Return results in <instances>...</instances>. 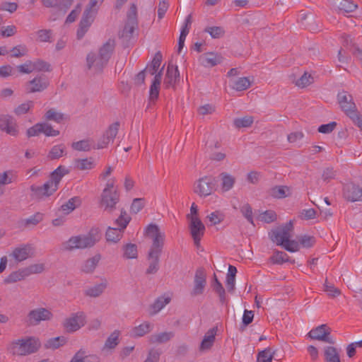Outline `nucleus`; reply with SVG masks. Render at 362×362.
<instances>
[{"label": "nucleus", "mask_w": 362, "mask_h": 362, "mask_svg": "<svg viewBox=\"0 0 362 362\" xmlns=\"http://www.w3.org/2000/svg\"><path fill=\"white\" fill-rule=\"evenodd\" d=\"M293 230V223L290 221L284 226L277 228L272 231L271 239L277 245L282 246L286 250L295 252L299 250L298 240H290L291 232Z\"/></svg>", "instance_id": "f257e3e1"}, {"label": "nucleus", "mask_w": 362, "mask_h": 362, "mask_svg": "<svg viewBox=\"0 0 362 362\" xmlns=\"http://www.w3.org/2000/svg\"><path fill=\"white\" fill-rule=\"evenodd\" d=\"M100 239L98 228H92L86 235L71 237L65 243L66 250H83L93 247Z\"/></svg>", "instance_id": "f03ea898"}, {"label": "nucleus", "mask_w": 362, "mask_h": 362, "mask_svg": "<svg viewBox=\"0 0 362 362\" xmlns=\"http://www.w3.org/2000/svg\"><path fill=\"white\" fill-rule=\"evenodd\" d=\"M40 341L33 337H27L12 341L8 351L15 356H27L35 353L40 347Z\"/></svg>", "instance_id": "7ed1b4c3"}, {"label": "nucleus", "mask_w": 362, "mask_h": 362, "mask_svg": "<svg viewBox=\"0 0 362 362\" xmlns=\"http://www.w3.org/2000/svg\"><path fill=\"white\" fill-rule=\"evenodd\" d=\"M131 218L127 215V212L122 209L119 216L115 222L116 227H109L106 231L105 237L107 241L118 242L122 236L123 230L126 228Z\"/></svg>", "instance_id": "20e7f679"}, {"label": "nucleus", "mask_w": 362, "mask_h": 362, "mask_svg": "<svg viewBox=\"0 0 362 362\" xmlns=\"http://www.w3.org/2000/svg\"><path fill=\"white\" fill-rule=\"evenodd\" d=\"M146 235L151 237L153 240L148 253L161 255L164 245V233L160 231L157 225L151 223L146 228Z\"/></svg>", "instance_id": "39448f33"}, {"label": "nucleus", "mask_w": 362, "mask_h": 362, "mask_svg": "<svg viewBox=\"0 0 362 362\" xmlns=\"http://www.w3.org/2000/svg\"><path fill=\"white\" fill-rule=\"evenodd\" d=\"M127 16L126 23L123 30L119 33V37L128 42L132 38L134 30L138 27L137 8L134 4L131 5Z\"/></svg>", "instance_id": "423d86ee"}, {"label": "nucleus", "mask_w": 362, "mask_h": 362, "mask_svg": "<svg viewBox=\"0 0 362 362\" xmlns=\"http://www.w3.org/2000/svg\"><path fill=\"white\" fill-rule=\"evenodd\" d=\"M216 182V179L213 176L201 177L194 185V192L200 197H207L214 192Z\"/></svg>", "instance_id": "0eeeda50"}, {"label": "nucleus", "mask_w": 362, "mask_h": 362, "mask_svg": "<svg viewBox=\"0 0 362 362\" xmlns=\"http://www.w3.org/2000/svg\"><path fill=\"white\" fill-rule=\"evenodd\" d=\"M308 336L312 339L322 341L329 344L335 343L334 339L331 335V329L327 325H321L312 329Z\"/></svg>", "instance_id": "6e6552de"}, {"label": "nucleus", "mask_w": 362, "mask_h": 362, "mask_svg": "<svg viewBox=\"0 0 362 362\" xmlns=\"http://www.w3.org/2000/svg\"><path fill=\"white\" fill-rule=\"evenodd\" d=\"M53 317L52 312L45 308L31 310L28 314V322L30 325H37L42 321L50 320Z\"/></svg>", "instance_id": "1a4fd4ad"}, {"label": "nucleus", "mask_w": 362, "mask_h": 362, "mask_svg": "<svg viewBox=\"0 0 362 362\" xmlns=\"http://www.w3.org/2000/svg\"><path fill=\"white\" fill-rule=\"evenodd\" d=\"M338 103L342 111L347 116L357 112L356 106L354 102L353 96L347 91L342 90L337 94Z\"/></svg>", "instance_id": "9d476101"}, {"label": "nucleus", "mask_w": 362, "mask_h": 362, "mask_svg": "<svg viewBox=\"0 0 362 362\" xmlns=\"http://www.w3.org/2000/svg\"><path fill=\"white\" fill-rule=\"evenodd\" d=\"M86 323V315L83 312L71 314L64 322V327L68 332H74L78 330Z\"/></svg>", "instance_id": "9b49d317"}, {"label": "nucleus", "mask_w": 362, "mask_h": 362, "mask_svg": "<svg viewBox=\"0 0 362 362\" xmlns=\"http://www.w3.org/2000/svg\"><path fill=\"white\" fill-rule=\"evenodd\" d=\"M119 122H115L110 124L106 132L98 140L96 145L94 144V149H100L106 148L110 141H113L114 139L118 133Z\"/></svg>", "instance_id": "f8f14e48"}, {"label": "nucleus", "mask_w": 362, "mask_h": 362, "mask_svg": "<svg viewBox=\"0 0 362 362\" xmlns=\"http://www.w3.org/2000/svg\"><path fill=\"white\" fill-rule=\"evenodd\" d=\"M189 228L194 244L199 245L205 232L204 223L198 216H191Z\"/></svg>", "instance_id": "ddd939ff"}, {"label": "nucleus", "mask_w": 362, "mask_h": 362, "mask_svg": "<svg viewBox=\"0 0 362 362\" xmlns=\"http://www.w3.org/2000/svg\"><path fill=\"white\" fill-rule=\"evenodd\" d=\"M48 78L44 74H40L33 79L29 81L26 84L27 93H36L45 90L49 86Z\"/></svg>", "instance_id": "4468645a"}, {"label": "nucleus", "mask_w": 362, "mask_h": 362, "mask_svg": "<svg viewBox=\"0 0 362 362\" xmlns=\"http://www.w3.org/2000/svg\"><path fill=\"white\" fill-rule=\"evenodd\" d=\"M119 201V194L118 192L101 194L100 205L104 211L107 213H112L116 209V205Z\"/></svg>", "instance_id": "2eb2a0df"}, {"label": "nucleus", "mask_w": 362, "mask_h": 362, "mask_svg": "<svg viewBox=\"0 0 362 362\" xmlns=\"http://www.w3.org/2000/svg\"><path fill=\"white\" fill-rule=\"evenodd\" d=\"M206 285V274L204 268H198L195 272L194 288L192 296H196L203 293Z\"/></svg>", "instance_id": "dca6fc26"}, {"label": "nucleus", "mask_w": 362, "mask_h": 362, "mask_svg": "<svg viewBox=\"0 0 362 362\" xmlns=\"http://www.w3.org/2000/svg\"><path fill=\"white\" fill-rule=\"evenodd\" d=\"M0 129L14 136L18 134L16 120L8 115H0Z\"/></svg>", "instance_id": "f3484780"}, {"label": "nucleus", "mask_w": 362, "mask_h": 362, "mask_svg": "<svg viewBox=\"0 0 362 362\" xmlns=\"http://www.w3.org/2000/svg\"><path fill=\"white\" fill-rule=\"evenodd\" d=\"M96 15L93 12L88 11H84L83 16L79 23L78 28L77 30V38L78 40L82 39L86 32L88 30L91 24L94 21Z\"/></svg>", "instance_id": "a211bd4d"}, {"label": "nucleus", "mask_w": 362, "mask_h": 362, "mask_svg": "<svg viewBox=\"0 0 362 362\" xmlns=\"http://www.w3.org/2000/svg\"><path fill=\"white\" fill-rule=\"evenodd\" d=\"M34 255V248L30 244L21 245L13 249L12 252L9 255L10 257L13 258L17 262H22L29 257H33Z\"/></svg>", "instance_id": "6ab92c4d"}, {"label": "nucleus", "mask_w": 362, "mask_h": 362, "mask_svg": "<svg viewBox=\"0 0 362 362\" xmlns=\"http://www.w3.org/2000/svg\"><path fill=\"white\" fill-rule=\"evenodd\" d=\"M344 196L352 202L361 201L362 188L353 182L347 183L344 187Z\"/></svg>", "instance_id": "aec40b11"}, {"label": "nucleus", "mask_w": 362, "mask_h": 362, "mask_svg": "<svg viewBox=\"0 0 362 362\" xmlns=\"http://www.w3.org/2000/svg\"><path fill=\"white\" fill-rule=\"evenodd\" d=\"M87 66L88 69H93L95 72H100L107 64V62L102 59L100 55L90 52L86 57Z\"/></svg>", "instance_id": "412c9836"}, {"label": "nucleus", "mask_w": 362, "mask_h": 362, "mask_svg": "<svg viewBox=\"0 0 362 362\" xmlns=\"http://www.w3.org/2000/svg\"><path fill=\"white\" fill-rule=\"evenodd\" d=\"M30 190L33 192V196L35 198L40 199L43 197H49L56 192L55 186L50 185L48 182H46L42 186L32 185Z\"/></svg>", "instance_id": "4be33fe9"}, {"label": "nucleus", "mask_w": 362, "mask_h": 362, "mask_svg": "<svg viewBox=\"0 0 362 362\" xmlns=\"http://www.w3.org/2000/svg\"><path fill=\"white\" fill-rule=\"evenodd\" d=\"M180 80V71L177 66L169 64L164 78V85L166 88L174 87L176 82Z\"/></svg>", "instance_id": "5701e85b"}, {"label": "nucleus", "mask_w": 362, "mask_h": 362, "mask_svg": "<svg viewBox=\"0 0 362 362\" xmlns=\"http://www.w3.org/2000/svg\"><path fill=\"white\" fill-rule=\"evenodd\" d=\"M222 57L213 52H209L200 57L202 64L206 67L214 66L222 62Z\"/></svg>", "instance_id": "b1692460"}, {"label": "nucleus", "mask_w": 362, "mask_h": 362, "mask_svg": "<svg viewBox=\"0 0 362 362\" xmlns=\"http://www.w3.org/2000/svg\"><path fill=\"white\" fill-rule=\"evenodd\" d=\"M218 177L221 182V189L223 192L230 190L236 181L234 176L226 172L220 173Z\"/></svg>", "instance_id": "393cba45"}, {"label": "nucleus", "mask_w": 362, "mask_h": 362, "mask_svg": "<svg viewBox=\"0 0 362 362\" xmlns=\"http://www.w3.org/2000/svg\"><path fill=\"white\" fill-rule=\"evenodd\" d=\"M68 173L69 170L65 167L59 165L51 173L49 180L47 182L53 187L55 186V189L57 190L62 178Z\"/></svg>", "instance_id": "a878e982"}, {"label": "nucleus", "mask_w": 362, "mask_h": 362, "mask_svg": "<svg viewBox=\"0 0 362 362\" xmlns=\"http://www.w3.org/2000/svg\"><path fill=\"white\" fill-rule=\"evenodd\" d=\"M218 331V328L216 327H214L211 329H210L205 334L199 349L201 351L208 350L211 349V347L213 346L214 341H215V337L216 334V332Z\"/></svg>", "instance_id": "bb28decb"}, {"label": "nucleus", "mask_w": 362, "mask_h": 362, "mask_svg": "<svg viewBox=\"0 0 362 362\" xmlns=\"http://www.w3.org/2000/svg\"><path fill=\"white\" fill-rule=\"evenodd\" d=\"M163 67L164 66H163L161 70L158 73H157V74H156L153 83L150 87L149 99L151 100H156L158 97L160 85L162 79V71L163 69Z\"/></svg>", "instance_id": "cd10ccee"}, {"label": "nucleus", "mask_w": 362, "mask_h": 362, "mask_svg": "<svg viewBox=\"0 0 362 362\" xmlns=\"http://www.w3.org/2000/svg\"><path fill=\"white\" fill-rule=\"evenodd\" d=\"M115 47V41L113 39H109L100 49L99 54L101 58L108 62Z\"/></svg>", "instance_id": "c85d7f7f"}, {"label": "nucleus", "mask_w": 362, "mask_h": 362, "mask_svg": "<svg viewBox=\"0 0 362 362\" xmlns=\"http://www.w3.org/2000/svg\"><path fill=\"white\" fill-rule=\"evenodd\" d=\"M152 329L153 325L148 322H145L132 328L130 331V336L134 338L141 337L149 333Z\"/></svg>", "instance_id": "c756f323"}, {"label": "nucleus", "mask_w": 362, "mask_h": 362, "mask_svg": "<svg viewBox=\"0 0 362 362\" xmlns=\"http://www.w3.org/2000/svg\"><path fill=\"white\" fill-rule=\"evenodd\" d=\"M160 257V255L148 253V267L146 271V274H154L158 271Z\"/></svg>", "instance_id": "7c9ffc66"}, {"label": "nucleus", "mask_w": 362, "mask_h": 362, "mask_svg": "<svg viewBox=\"0 0 362 362\" xmlns=\"http://www.w3.org/2000/svg\"><path fill=\"white\" fill-rule=\"evenodd\" d=\"M107 286V280L104 279L101 283L87 288L84 291L86 296L96 298L100 296Z\"/></svg>", "instance_id": "2f4dec72"}, {"label": "nucleus", "mask_w": 362, "mask_h": 362, "mask_svg": "<svg viewBox=\"0 0 362 362\" xmlns=\"http://www.w3.org/2000/svg\"><path fill=\"white\" fill-rule=\"evenodd\" d=\"M334 6L339 11L344 13L354 11L358 6L351 0H334Z\"/></svg>", "instance_id": "473e14b6"}, {"label": "nucleus", "mask_w": 362, "mask_h": 362, "mask_svg": "<svg viewBox=\"0 0 362 362\" xmlns=\"http://www.w3.org/2000/svg\"><path fill=\"white\" fill-rule=\"evenodd\" d=\"M100 255L98 254L93 257L86 260L81 267V271L86 274L93 272L99 261L100 260Z\"/></svg>", "instance_id": "72a5a7b5"}, {"label": "nucleus", "mask_w": 362, "mask_h": 362, "mask_svg": "<svg viewBox=\"0 0 362 362\" xmlns=\"http://www.w3.org/2000/svg\"><path fill=\"white\" fill-rule=\"evenodd\" d=\"M324 356L326 362H341L338 351L334 346H325Z\"/></svg>", "instance_id": "f704fd0d"}, {"label": "nucleus", "mask_w": 362, "mask_h": 362, "mask_svg": "<svg viewBox=\"0 0 362 362\" xmlns=\"http://www.w3.org/2000/svg\"><path fill=\"white\" fill-rule=\"evenodd\" d=\"M174 337L172 332H164L158 334H152L149 337V341L151 344H163L170 341Z\"/></svg>", "instance_id": "c9c22d12"}, {"label": "nucleus", "mask_w": 362, "mask_h": 362, "mask_svg": "<svg viewBox=\"0 0 362 362\" xmlns=\"http://www.w3.org/2000/svg\"><path fill=\"white\" fill-rule=\"evenodd\" d=\"M120 332L115 330L106 339L103 347V351L114 349L119 344V337Z\"/></svg>", "instance_id": "e433bc0d"}, {"label": "nucleus", "mask_w": 362, "mask_h": 362, "mask_svg": "<svg viewBox=\"0 0 362 362\" xmlns=\"http://www.w3.org/2000/svg\"><path fill=\"white\" fill-rule=\"evenodd\" d=\"M212 288L214 291L218 295L219 300L221 304L226 303V291L221 283L217 279L216 275L214 274V282L212 283Z\"/></svg>", "instance_id": "4c0bfd02"}, {"label": "nucleus", "mask_w": 362, "mask_h": 362, "mask_svg": "<svg viewBox=\"0 0 362 362\" xmlns=\"http://www.w3.org/2000/svg\"><path fill=\"white\" fill-rule=\"evenodd\" d=\"M81 201L80 197H74L69 199L66 203L61 206V210L64 212L65 214H69L74 211L77 206H80Z\"/></svg>", "instance_id": "58836bf2"}, {"label": "nucleus", "mask_w": 362, "mask_h": 362, "mask_svg": "<svg viewBox=\"0 0 362 362\" xmlns=\"http://www.w3.org/2000/svg\"><path fill=\"white\" fill-rule=\"evenodd\" d=\"M161 60H162V54H160V52H158L155 54L151 64L148 65L146 66V68L144 69L146 73H148L151 76H153V75L156 76V74H157L156 72L160 66Z\"/></svg>", "instance_id": "ea45409f"}, {"label": "nucleus", "mask_w": 362, "mask_h": 362, "mask_svg": "<svg viewBox=\"0 0 362 362\" xmlns=\"http://www.w3.org/2000/svg\"><path fill=\"white\" fill-rule=\"evenodd\" d=\"M85 351L79 350L71 359V362H100L95 355L86 356Z\"/></svg>", "instance_id": "a19ab883"}, {"label": "nucleus", "mask_w": 362, "mask_h": 362, "mask_svg": "<svg viewBox=\"0 0 362 362\" xmlns=\"http://www.w3.org/2000/svg\"><path fill=\"white\" fill-rule=\"evenodd\" d=\"M75 168L79 170H90L95 167L93 158H86L83 159H76Z\"/></svg>", "instance_id": "79ce46f5"}, {"label": "nucleus", "mask_w": 362, "mask_h": 362, "mask_svg": "<svg viewBox=\"0 0 362 362\" xmlns=\"http://www.w3.org/2000/svg\"><path fill=\"white\" fill-rule=\"evenodd\" d=\"M27 276L25 269H21L18 271L11 273L4 280L6 284L15 283L25 279Z\"/></svg>", "instance_id": "37998d69"}, {"label": "nucleus", "mask_w": 362, "mask_h": 362, "mask_svg": "<svg viewBox=\"0 0 362 362\" xmlns=\"http://www.w3.org/2000/svg\"><path fill=\"white\" fill-rule=\"evenodd\" d=\"M47 121H54L57 123H61L64 119V115L57 111L54 108L48 110L44 116Z\"/></svg>", "instance_id": "c03bdc74"}, {"label": "nucleus", "mask_w": 362, "mask_h": 362, "mask_svg": "<svg viewBox=\"0 0 362 362\" xmlns=\"http://www.w3.org/2000/svg\"><path fill=\"white\" fill-rule=\"evenodd\" d=\"M72 148L76 151H88L93 148L94 142L90 139L81 140L74 142L71 145Z\"/></svg>", "instance_id": "a18cd8bd"}, {"label": "nucleus", "mask_w": 362, "mask_h": 362, "mask_svg": "<svg viewBox=\"0 0 362 362\" xmlns=\"http://www.w3.org/2000/svg\"><path fill=\"white\" fill-rule=\"evenodd\" d=\"M289 191L287 186H274L269 190V194L275 199H283L287 197L286 192Z\"/></svg>", "instance_id": "49530a36"}, {"label": "nucleus", "mask_w": 362, "mask_h": 362, "mask_svg": "<svg viewBox=\"0 0 362 362\" xmlns=\"http://www.w3.org/2000/svg\"><path fill=\"white\" fill-rule=\"evenodd\" d=\"M66 148L64 144L54 146L49 151L47 158L49 160H55L62 157L65 154Z\"/></svg>", "instance_id": "de8ad7c7"}, {"label": "nucleus", "mask_w": 362, "mask_h": 362, "mask_svg": "<svg viewBox=\"0 0 362 362\" xmlns=\"http://www.w3.org/2000/svg\"><path fill=\"white\" fill-rule=\"evenodd\" d=\"M250 86L251 82L247 77H240L234 82L232 88L237 91H242L249 88Z\"/></svg>", "instance_id": "09e8293b"}, {"label": "nucleus", "mask_w": 362, "mask_h": 362, "mask_svg": "<svg viewBox=\"0 0 362 362\" xmlns=\"http://www.w3.org/2000/svg\"><path fill=\"white\" fill-rule=\"evenodd\" d=\"M254 122L252 116H245L243 117L236 118L233 121V124L236 128H246L250 127Z\"/></svg>", "instance_id": "8fccbe9b"}, {"label": "nucleus", "mask_w": 362, "mask_h": 362, "mask_svg": "<svg viewBox=\"0 0 362 362\" xmlns=\"http://www.w3.org/2000/svg\"><path fill=\"white\" fill-rule=\"evenodd\" d=\"M66 338L64 337H57L49 339L45 344L47 349H55L59 348L60 346L64 345L66 343Z\"/></svg>", "instance_id": "3c124183"}, {"label": "nucleus", "mask_w": 362, "mask_h": 362, "mask_svg": "<svg viewBox=\"0 0 362 362\" xmlns=\"http://www.w3.org/2000/svg\"><path fill=\"white\" fill-rule=\"evenodd\" d=\"M124 257L127 259H134L137 257V247L135 244L128 243L123 247Z\"/></svg>", "instance_id": "603ef678"}, {"label": "nucleus", "mask_w": 362, "mask_h": 362, "mask_svg": "<svg viewBox=\"0 0 362 362\" xmlns=\"http://www.w3.org/2000/svg\"><path fill=\"white\" fill-rule=\"evenodd\" d=\"M271 260L274 264H281L284 262H289V257L288 255L282 251H275Z\"/></svg>", "instance_id": "864d4df0"}, {"label": "nucleus", "mask_w": 362, "mask_h": 362, "mask_svg": "<svg viewBox=\"0 0 362 362\" xmlns=\"http://www.w3.org/2000/svg\"><path fill=\"white\" fill-rule=\"evenodd\" d=\"M170 301V298L169 297H159L152 305V308L155 313L160 311L163 308H164L167 304H168Z\"/></svg>", "instance_id": "5fc2aeb1"}, {"label": "nucleus", "mask_w": 362, "mask_h": 362, "mask_svg": "<svg viewBox=\"0 0 362 362\" xmlns=\"http://www.w3.org/2000/svg\"><path fill=\"white\" fill-rule=\"evenodd\" d=\"M297 239L300 245L306 248L311 247L315 243V238L313 236L306 235L298 236Z\"/></svg>", "instance_id": "6e6d98bb"}, {"label": "nucleus", "mask_w": 362, "mask_h": 362, "mask_svg": "<svg viewBox=\"0 0 362 362\" xmlns=\"http://www.w3.org/2000/svg\"><path fill=\"white\" fill-rule=\"evenodd\" d=\"M33 71H50V64L43 60L37 59L33 62Z\"/></svg>", "instance_id": "4d7b16f0"}, {"label": "nucleus", "mask_w": 362, "mask_h": 362, "mask_svg": "<svg viewBox=\"0 0 362 362\" xmlns=\"http://www.w3.org/2000/svg\"><path fill=\"white\" fill-rule=\"evenodd\" d=\"M24 269L27 276H29L31 274L42 273L45 269V265L43 264H34L25 267Z\"/></svg>", "instance_id": "13d9d810"}, {"label": "nucleus", "mask_w": 362, "mask_h": 362, "mask_svg": "<svg viewBox=\"0 0 362 362\" xmlns=\"http://www.w3.org/2000/svg\"><path fill=\"white\" fill-rule=\"evenodd\" d=\"M211 225H216L221 223L224 219V215L219 211H216L211 213L206 216Z\"/></svg>", "instance_id": "bf43d9fd"}, {"label": "nucleus", "mask_w": 362, "mask_h": 362, "mask_svg": "<svg viewBox=\"0 0 362 362\" xmlns=\"http://www.w3.org/2000/svg\"><path fill=\"white\" fill-rule=\"evenodd\" d=\"M313 81V78L310 74L308 73H305L301 76L300 78H298L296 81V85L300 88H304L310 84H311Z\"/></svg>", "instance_id": "052dcab7"}, {"label": "nucleus", "mask_w": 362, "mask_h": 362, "mask_svg": "<svg viewBox=\"0 0 362 362\" xmlns=\"http://www.w3.org/2000/svg\"><path fill=\"white\" fill-rule=\"evenodd\" d=\"M337 171L333 168L329 167L323 170L322 179L325 182H329L336 178Z\"/></svg>", "instance_id": "680f3d73"}, {"label": "nucleus", "mask_w": 362, "mask_h": 362, "mask_svg": "<svg viewBox=\"0 0 362 362\" xmlns=\"http://www.w3.org/2000/svg\"><path fill=\"white\" fill-rule=\"evenodd\" d=\"M324 291L327 293L330 297H336L341 294V291L336 288L333 284H329L327 279L325 280L324 284Z\"/></svg>", "instance_id": "e2e57ef3"}, {"label": "nucleus", "mask_w": 362, "mask_h": 362, "mask_svg": "<svg viewBox=\"0 0 362 362\" xmlns=\"http://www.w3.org/2000/svg\"><path fill=\"white\" fill-rule=\"evenodd\" d=\"M272 358L273 354H271L270 349H265L258 354L257 362H272Z\"/></svg>", "instance_id": "0e129e2a"}, {"label": "nucleus", "mask_w": 362, "mask_h": 362, "mask_svg": "<svg viewBox=\"0 0 362 362\" xmlns=\"http://www.w3.org/2000/svg\"><path fill=\"white\" fill-rule=\"evenodd\" d=\"M43 219V215L40 213H36L35 214L31 216L30 217L24 220L25 226H36L40 222H41Z\"/></svg>", "instance_id": "69168bd1"}, {"label": "nucleus", "mask_w": 362, "mask_h": 362, "mask_svg": "<svg viewBox=\"0 0 362 362\" xmlns=\"http://www.w3.org/2000/svg\"><path fill=\"white\" fill-rule=\"evenodd\" d=\"M144 206V199L141 198H136L133 200L131 205L130 211L133 214L139 213Z\"/></svg>", "instance_id": "338daca9"}, {"label": "nucleus", "mask_w": 362, "mask_h": 362, "mask_svg": "<svg viewBox=\"0 0 362 362\" xmlns=\"http://www.w3.org/2000/svg\"><path fill=\"white\" fill-rule=\"evenodd\" d=\"M205 31L209 33L213 38H220L224 34V30L218 26L209 27L206 28Z\"/></svg>", "instance_id": "774afa93"}]
</instances>
